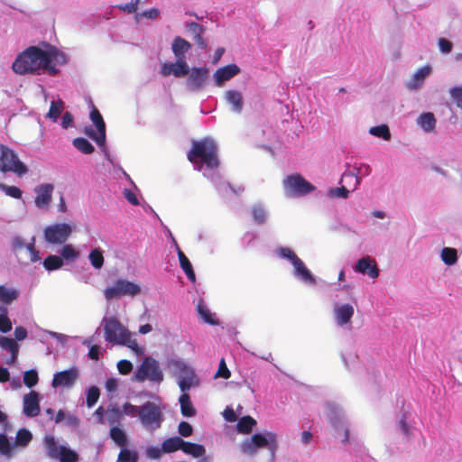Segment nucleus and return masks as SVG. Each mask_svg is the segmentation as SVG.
<instances>
[{"mask_svg": "<svg viewBox=\"0 0 462 462\" xmlns=\"http://www.w3.org/2000/svg\"><path fill=\"white\" fill-rule=\"evenodd\" d=\"M329 194L332 197L346 199V198H348L349 190L345 186H341L339 188L331 189L329 190Z\"/></svg>", "mask_w": 462, "mask_h": 462, "instance_id": "obj_61", "label": "nucleus"}, {"mask_svg": "<svg viewBox=\"0 0 462 462\" xmlns=\"http://www.w3.org/2000/svg\"><path fill=\"white\" fill-rule=\"evenodd\" d=\"M251 212L253 219L256 224L262 225L266 221V212L263 207L254 206L252 208Z\"/></svg>", "mask_w": 462, "mask_h": 462, "instance_id": "obj_49", "label": "nucleus"}, {"mask_svg": "<svg viewBox=\"0 0 462 462\" xmlns=\"http://www.w3.org/2000/svg\"><path fill=\"white\" fill-rule=\"evenodd\" d=\"M188 75V88L192 91H198L206 84L208 78V69L206 68H192Z\"/></svg>", "mask_w": 462, "mask_h": 462, "instance_id": "obj_11", "label": "nucleus"}, {"mask_svg": "<svg viewBox=\"0 0 462 462\" xmlns=\"http://www.w3.org/2000/svg\"><path fill=\"white\" fill-rule=\"evenodd\" d=\"M183 439L180 437H171L165 439L162 444V450L164 453H172L181 450Z\"/></svg>", "mask_w": 462, "mask_h": 462, "instance_id": "obj_28", "label": "nucleus"}, {"mask_svg": "<svg viewBox=\"0 0 462 462\" xmlns=\"http://www.w3.org/2000/svg\"><path fill=\"white\" fill-rule=\"evenodd\" d=\"M63 109L64 102L62 100L59 99L57 101H52L51 103L47 117L51 119L53 122H56Z\"/></svg>", "mask_w": 462, "mask_h": 462, "instance_id": "obj_39", "label": "nucleus"}, {"mask_svg": "<svg viewBox=\"0 0 462 462\" xmlns=\"http://www.w3.org/2000/svg\"><path fill=\"white\" fill-rule=\"evenodd\" d=\"M38 373L34 369L28 370L23 374V383L28 388H32L38 383Z\"/></svg>", "mask_w": 462, "mask_h": 462, "instance_id": "obj_48", "label": "nucleus"}, {"mask_svg": "<svg viewBox=\"0 0 462 462\" xmlns=\"http://www.w3.org/2000/svg\"><path fill=\"white\" fill-rule=\"evenodd\" d=\"M226 98L229 104L233 106V110L240 113L243 109V97L237 90H228L226 93Z\"/></svg>", "mask_w": 462, "mask_h": 462, "instance_id": "obj_26", "label": "nucleus"}, {"mask_svg": "<svg viewBox=\"0 0 462 462\" xmlns=\"http://www.w3.org/2000/svg\"><path fill=\"white\" fill-rule=\"evenodd\" d=\"M369 133L374 136L381 137L385 141L391 139V133L389 127L386 125L371 127Z\"/></svg>", "mask_w": 462, "mask_h": 462, "instance_id": "obj_43", "label": "nucleus"}, {"mask_svg": "<svg viewBox=\"0 0 462 462\" xmlns=\"http://www.w3.org/2000/svg\"><path fill=\"white\" fill-rule=\"evenodd\" d=\"M355 271L363 274H367L373 279L379 276V269L374 260L369 256L362 257L356 264Z\"/></svg>", "mask_w": 462, "mask_h": 462, "instance_id": "obj_15", "label": "nucleus"}, {"mask_svg": "<svg viewBox=\"0 0 462 462\" xmlns=\"http://www.w3.org/2000/svg\"><path fill=\"white\" fill-rule=\"evenodd\" d=\"M354 315V308L350 304H343L335 309V318L338 325L343 326L350 322Z\"/></svg>", "mask_w": 462, "mask_h": 462, "instance_id": "obj_20", "label": "nucleus"}, {"mask_svg": "<svg viewBox=\"0 0 462 462\" xmlns=\"http://www.w3.org/2000/svg\"><path fill=\"white\" fill-rule=\"evenodd\" d=\"M53 190L54 186L51 183L37 186L34 189L36 193L35 205L41 208H47L51 203Z\"/></svg>", "mask_w": 462, "mask_h": 462, "instance_id": "obj_14", "label": "nucleus"}, {"mask_svg": "<svg viewBox=\"0 0 462 462\" xmlns=\"http://www.w3.org/2000/svg\"><path fill=\"white\" fill-rule=\"evenodd\" d=\"M141 292V288L138 284L119 279L113 286L106 287L104 291L105 298L107 300L120 298L122 296L129 295L135 296Z\"/></svg>", "mask_w": 462, "mask_h": 462, "instance_id": "obj_9", "label": "nucleus"}, {"mask_svg": "<svg viewBox=\"0 0 462 462\" xmlns=\"http://www.w3.org/2000/svg\"><path fill=\"white\" fill-rule=\"evenodd\" d=\"M181 450L186 454L191 455L193 457H201L206 453V449L202 445L185 440L182 442Z\"/></svg>", "mask_w": 462, "mask_h": 462, "instance_id": "obj_27", "label": "nucleus"}, {"mask_svg": "<svg viewBox=\"0 0 462 462\" xmlns=\"http://www.w3.org/2000/svg\"><path fill=\"white\" fill-rule=\"evenodd\" d=\"M100 395L99 389L97 386H91L87 393V405L92 407L98 401Z\"/></svg>", "mask_w": 462, "mask_h": 462, "instance_id": "obj_50", "label": "nucleus"}, {"mask_svg": "<svg viewBox=\"0 0 462 462\" xmlns=\"http://www.w3.org/2000/svg\"><path fill=\"white\" fill-rule=\"evenodd\" d=\"M178 432L181 437H189L193 433V428L189 422L180 421L178 426Z\"/></svg>", "mask_w": 462, "mask_h": 462, "instance_id": "obj_58", "label": "nucleus"}, {"mask_svg": "<svg viewBox=\"0 0 462 462\" xmlns=\"http://www.w3.org/2000/svg\"><path fill=\"white\" fill-rule=\"evenodd\" d=\"M177 253H178V257H179L180 265L181 269L187 275L188 279L190 282H195L196 275H195V273L193 271V268H192V265H191L189 260L185 255V254L180 250V247L177 248Z\"/></svg>", "mask_w": 462, "mask_h": 462, "instance_id": "obj_24", "label": "nucleus"}, {"mask_svg": "<svg viewBox=\"0 0 462 462\" xmlns=\"http://www.w3.org/2000/svg\"><path fill=\"white\" fill-rule=\"evenodd\" d=\"M160 14V11L158 8L152 7L148 10L143 11V13L136 14L135 19L138 22L140 17H144L147 19H156Z\"/></svg>", "mask_w": 462, "mask_h": 462, "instance_id": "obj_57", "label": "nucleus"}, {"mask_svg": "<svg viewBox=\"0 0 462 462\" xmlns=\"http://www.w3.org/2000/svg\"><path fill=\"white\" fill-rule=\"evenodd\" d=\"M371 167L368 164H361L359 167L354 166L353 171L344 172L341 181H346L347 179L354 180V189L360 183V178L368 176L371 173Z\"/></svg>", "mask_w": 462, "mask_h": 462, "instance_id": "obj_18", "label": "nucleus"}, {"mask_svg": "<svg viewBox=\"0 0 462 462\" xmlns=\"http://www.w3.org/2000/svg\"><path fill=\"white\" fill-rule=\"evenodd\" d=\"M441 259L448 265H453L457 261V253L455 248L444 247L441 251Z\"/></svg>", "mask_w": 462, "mask_h": 462, "instance_id": "obj_42", "label": "nucleus"}, {"mask_svg": "<svg viewBox=\"0 0 462 462\" xmlns=\"http://www.w3.org/2000/svg\"><path fill=\"white\" fill-rule=\"evenodd\" d=\"M231 376V373L226 366V361L222 358L218 365V369L215 374V377H220L224 379H228Z\"/></svg>", "mask_w": 462, "mask_h": 462, "instance_id": "obj_53", "label": "nucleus"}, {"mask_svg": "<svg viewBox=\"0 0 462 462\" xmlns=\"http://www.w3.org/2000/svg\"><path fill=\"white\" fill-rule=\"evenodd\" d=\"M278 253L281 257L290 260L292 264L299 259L296 254L288 247H281Z\"/></svg>", "mask_w": 462, "mask_h": 462, "instance_id": "obj_56", "label": "nucleus"}, {"mask_svg": "<svg viewBox=\"0 0 462 462\" xmlns=\"http://www.w3.org/2000/svg\"><path fill=\"white\" fill-rule=\"evenodd\" d=\"M197 310L199 315L203 319L206 323L216 325L217 324V320L215 318V315L212 314L209 309L207 307L205 302L200 300L198 303Z\"/></svg>", "mask_w": 462, "mask_h": 462, "instance_id": "obj_31", "label": "nucleus"}, {"mask_svg": "<svg viewBox=\"0 0 462 462\" xmlns=\"http://www.w3.org/2000/svg\"><path fill=\"white\" fill-rule=\"evenodd\" d=\"M438 44L440 51L443 53H449L453 47L452 42L445 38H439L438 40Z\"/></svg>", "mask_w": 462, "mask_h": 462, "instance_id": "obj_64", "label": "nucleus"}, {"mask_svg": "<svg viewBox=\"0 0 462 462\" xmlns=\"http://www.w3.org/2000/svg\"><path fill=\"white\" fill-rule=\"evenodd\" d=\"M23 413L27 417H36L40 413L39 394L32 391L23 397Z\"/></svg>", "mask_w": 462, "mask_h": 462, "instance_id": "obj_16", "label": "nucleus"}, {"mask_svg": "<svg viewBox=\"0 0 462 462\" xmlns=\"http://www.w3.org/2000/svg\"><path fill=\"white\" fill-rule=\"evenodd\" d=\"M13 446L10 443L6 435L0 433V454L6 456L7 457H12Z\"/></svg>", "mask_w": 462, "mask_h": 462, "instance_id": "obj_46", "label": "nucleus"}, {"mask_svg": "<svg viewBox=\"0 0 462 462\" xmlns=\"http://www.w3.org/2000/svg\"><path fill=\"white\" fill-rule=\"evenodd\" d=\"M282 184L284 192L288 197H300L315 190V186L299 173L287 176Z\"/></svg>", "mask_w": 462, "mask_h": 462, "instance_id": "obj_5", "label": "nucleus"}, {"mask_svg": "<svg viewBox=\"0 0 462 462\" xmlns=\"http://www.w3.org/2000/svg\"><path fill=\"white\" fill-rule=\"evenodd\" d=\"M141 0H132L130 3L118 5L117 7L127 14H134L138 9V5Z\"/></svg>", "mask_w": 462, "mask_h": 462, "instance_id": "obj_55", "label": "nucleus"}, {"mask_svg": "<svg viewBox=\"0 0 462 462\" xmlns=\"http://www.w3.org/2000/svg\"><path fill=\"white\" fill-rule=\"evenodd\" d=\"M190 48L191 44L180 36H177L173 39L171 50L176 60H186L185 54L189 51Z\"/></svg>", "mask_w": 462, "mask_h": 462, "instance_id": "obj_19", "label": "nucleus"}, {"mask_svg": "<svg viewBox=\"0 0 462 462\" xmlns=\"http://www.w3.org/2000/svg\"><path fill=\"white\" fill-rule=\"evenodd\" d=\"M60 254L61 258L73 260L79 256V252L71 245H65L61 248Z\"/></svg>", "mask_w": 462, "mask_h": 462, "instance_id": "obj_51", "label": "nucleus"}, {"mask_svg": "<svg viewBox=\"0 0 462 462\" xmlns=\"http://www.w3.org/2000/svg\"><path fill=\"white\" fill-rule=\"evenodd\" d=\"M89 117L92 123L96 125L97 132L100 133L99 138L101 140L106 139V124L102 115L95 106H92V110L90 111Z\"/></svg>", "mask_w": 462, "mask_h": 462, "instance_id": "obj_22", "label": "nucleus"}, {"mask_svg": "<svg viewBox=\"0 0 462 462\" xmlns=\"http://www.w3.org/2000/svg\"><path fill=\"white\" fill-rule=\"evenodd\" d=\"M417 124L424 132L431 133L435 131L437 121L433 113L425 112L417 118Z\"/></svg>", "mask_w": 462, "mask_h": 462, "instance_id": "obj_21", "label": "nucleus"}, {"mask_svg": "<svg viewBox=\"0 0 462 462\" xmlns=\"http://www.w3.org/2000/svg\"><path fill=\"white\" fill-rule=\"evenodd\" d=\"M73 227L68 223H56L44 228V238L48 244L62 245L70 236Z\"/></svg>", "mask_w": 462, "mask_h": 462, "instance_id": "obj_10", "label": "nucleus"}, {"mask_svg": "<svg viewBox=\"0 0 462 462\" xmlns=\"http://www.w3.org/2000/svg\"><path fill=\"white\" fill-rule=\"evenodd\" d=\"M63 265V261L60 256L58 255H49L43 261V267L47 271H55Z\"/></svg>", "mask_w": 462, "mask_h": 462, "instance_id": "obj_38", "label": "nucleus"}, {"mask_svg": "<svg viewBox=\"0 0 462 462\" xmlns=\"http://www.w3.org/2000/svg\"><path fill=\"white\" fill-rule=\"evenodd\" d=\"M106 415L108 423L112 425L119 423L123 418L121 410L116 406L109 407L106 411Z\"/></svg>", "mask_w": 462, "mask_h": 462, "instance_id": "obj_45", "label": "nucleus"}, {"mask_svg": "<svg viewBox=\"0 0 462 462\" xmlns=\"http://www.w3.org/2000/svg\"><path fill=\"white\" fill-rule=\"evenodd\" d=\"M450 95L458 107H462V87H456L450 90Z\"/></svg>", "mask_w": 462, "mask_h": 462, "instance_id": "obj_62", "label": "nucleus"}, {"mask_svg": "<svg viewBox=\"0 0 462 462\" xmlns=\"http://www.w3.org/2000/svg\"><path fill=\"white\" fill-rule=\"evenodd\" d=\"M189 68L186 60H178L175 62H165L161 67V74L163 77L173 75L176 78H182L189 74Z\"/></svg>", "mask_w": 462, "mask_h": 462, "instance_id": "obj_12", "label": "nucleus"}, {"mask_svg": "<svg viewBox=\"0 0 462 462\" xmlns=\"http://www.w3.org/2000/svg\"><path fill=\"white\" fill-rule=\"evenodd\" d=\"M77 150L84 154H91L94 152V146L87 139L83 137L75 138L72 142Z\"/></svg>", "mask_w": 462, "mask_h": 462, "instance_id": "obj_35", "label": "nucleus"}, {"mask_svg": "<svg viewBox=\"0 0 462 462\" xmlns=\"http://www.w3.org/2000/svg\"><path fill=\"white\" fill-rule=\"evenodd\" d=\"M295 268V273L305 282L314 284L316 282L315 278L311 274L310 271L305 266L304 263L299 258L293 264Z\"/></svg>", "mask_w": 462, "mask_h": 462, "instance_id": "obj_23", "label": "nucleus"}, {"mask_svg": "<svg viewBox=\"0 0 462 462\" xmlns=\"http://www.w3.org/2000/svg\"><path fill=\"white\" fill-rule=\"evenodd\" d=\"M138 418L142 425L152 431L161 428L163 421L161 408L152 402H146L138 407Z\"/></svg>", "mask_w": 462, "mask_h": 462, "instance_id": "obj_4", "label": "nucleus"}, {"mask_svg": "<svg viewBox=\"0 0 462 462\" xmlns=\"http://www.w3.org/2000/svg\"><path fill=\"white\" fill-rule=\"evenodd\" d=\"M277 447V436L275 433L267 431L265 434L255 433L250 439L245 441L242 449L245 454L253 455L257 448H270L274 449Z\"/></svg>", "mask_w": 462, "mask_h": 462, "instance_id": "obj_7", "label": "nucleus"}, {"mask_svg": "<svg viewBox=\"0 0 462 462\" xmlns=\"http://www.w3.org/2000/svg\"><path fill=\"white\" fill-rule=\"evenodd\" d=\"M122 413L124 412L125 415L129 416H138V407L132 404L131 402H125L122 406Z\"/></svg>", "mask_w": 462, "mask_h": 462, "instance_id": "obj_63", "label": "nucleus"}, {"mask_svg": "<svg viewBox=\"0 0 462 462\" xmlns=\"http://www.w3.org/2000/svg\"><path fill=\"white\" fill-rule=\"evenodd\" d=\"M79 375L78 370L72 367L69 370L58 372L54 374L51 385L52 387L63 386L71 387Z\"/></svg>", "mask_w": 462, "mask_h": 462, "instance_id": "obj_13", "label": "nucleus"}, {"mask_svg": "<svg viewBox=\"0 0 462 462\" xmlns=\"http://www.w3.org/2000/svg\"><path fill=\"white\" fill-rule=\"evenodd\" d=\"M32 439V434L27 429H20L15 435L14 446L24 448L29 445Z\"/></svg>", "mask_w": 462, "mask_h": 462, "instance_id": "obj_32", "label": "nucleus"}, {"mask_svg": "<svg viewBox=\"0 0 462 462\" xmlns=\"http://www.w3.org/2000/svg\"><path fill=\"white\" fill-rule=\"evenodd\" d=\"M135 378L139 382L149 380L161 383L163 380V374L155 359L145 357L135 373Z\"/></svg>", "mask_w": 462, "mask_h": 462, "instance_id": "obj_8", "label": "nucleus"}, {"mask_svg": "<svg viewBox=\"0 0 462 462\" xmlns=\"http://www.w3.org/2000/svg\"><path fill=\"white\" fill-rule=\"evenodd\" d=\"M88 259L95 269H100L104 265L103 252L100 248L91 250Z\"/></svg>", "mask_w": 462, "mask_h": 462, "instance_id": "obj_41", "label": "nucleus"}, {"mask_svg": "<svg viewBox=\"0 0 462 462\" xmlns=\"http://www.w3.org/2000/svg\"><path fill=\"white\" fill-rule=\"evenodd\" d=\"M110 438L119 447H125L127 443V437L123 430L118 427L110 429Z\"/></svg>", "mask_w": 462, "mask_h": 462, "instance_id": "obj_37", "label": "nucleus"}, {"mask_svg": "<svg viewBox=\"0 0 462 462\" xmlns=\"http://www.w3.org/2000/svg\"><path fill=\"white\" fill-rule=\"evenodd\" d=\"M0 166L3 172L12 171L22 176L28 171L27 167L17 157L16 153L5 145H0Z\"/></svg>", "mask_w": 462, "mask_h": 462, "instance_id": "obj_6", "label": "nucleus"}, {"mask_svg": "<svg viewBox=\"0 0 462 462\" xmlns=\"http://www.w3.org/2000/svg\"><path fill=\"white\" fill-rule=\"evenodd\" d=\"M0 346L11 353L12 361L14 362L19 353V345L16 343L15 339L0 337Z\"/></svg>", "mask_w": 462, "mask_h": 462, "instance_id": "obj_30", "label": "nucleus"}, {"mask_svg": "<svg viewBox=\"0 0 462 462\" xmlns=\"http://www.w3.org/2000/svg\"><path fill=\"white\" fill-rule=\"evenodd\" d=\"M60 462H78L79 456L73 450L61 447L60 449L59 457Z\"/></svg>", "mask_w": 462, "mask_h": 462, "instance_id": "obj_44", "label": "nucleus"}, {"mask_svg": "<svg viewBox=\"0 0 462 462\" xmlns=\"http://www.w3.org/2000/svg\"><path fill=\"white\" fill-rule=\"evenodd\" d=\"M52 59L51 52L31 46L16 58L13 63V69L17 74L24 75L44 69L50 75L54 76L58 73V69L51 64Z\"/></svg>", "mask_w": 462, "mask_h": 462, "instance_id": "obj_1", "label": "nucleus"}, {"mask_svg": "<svg viewBox=\"0 0 462 462\" xmlns=\"http://www.w3.org/2000/svg\"><path fill=\"white\" fill-rule=\"evenodd\" d=\"M254 425H256V420L254 418L244 416L238 420L236 428L240 433L249 434Z\"/></svg>", "mask_w": 462, "mask_h": 462, "instance_id": "obj_34", "label": "nucleus"}, {"mask_svg": "<svg viewBox=\"0 0 462 462\" xmlns=\"http://www.w3.org/2000/svg\"><path fill=\"white\" fill-rule=\"evenodd\" d=\"M187 159L199 171L201 170L203 165L209 170L217 169L219 159L217 143L209 137L192 141L191 148L187 153Z\"/></svg>", "mask_w": 462, "mask_h": 462, "instance_id": "obj_2", "label": "nucleus"}, {"mask_svg": "<svg viewBox=\"0 0 462 462\" xmlns=\"http://www.w3.org/2000/svg\"><path fill=\"white\" fill-rule=\"evenodd\" d=\"M183 373L184 374L180 376L178 383L180 391L183 393H187L186 392L189 391L194 383L196 374L192 370L187 369L186 367L183 369Z\"/></svg>", "mask_w": 462, "mask_h": 462, "instance_id": "obj_25", "label": "nucleus"}, {"mask_svg": "<svg viewBox=\"0 0 462 462\" xmlns=\"http://www.w3.org/2000/svg\"><path fill=\"white\" fill-rule=\"evenodd\" d=\"M18 296L19 291L16 289H8L4 285H0V301L10 303L16 300Z\"/></svg>", "mask_w": 462, "mask_h": 462, "instance_id": "obj_36", "label": "nucleus"}, {"mask_svg": "<svg viewBox=\"0 0 462 462\" xmlns=\"http://www.w3.org/2000/svg\"><path fill=\"white\" fill-rule=\"evenodd\" d=\"M84 133L89 137L91 138L93 141L96 142V143L98 145V146H104L105 145V143H106V139H100L99 136H100V133H98L97 131L95 132L94 129L88 125V126H86L85 129H84Z\"/></svg>", "mask_w": 462, "mask_h": 462, "instance_id": "obj_52", "label": "nucleus"}, {"mask_svg": "<svg viewBox=\"0 0 462 462\" xmlns=\"http://www.w3.org/2000/svg\"><path fill=\"white\" fill-rule=\"evenodd\" d=\"M105 339L113 345H123L133 350L138 349L135 339H132L129 330L115 317L106 318L102 321Z\"/></svg>", "mask_w": 462, "mask_h": 462, "instance_id": "obj_3", "label": "nucleus"}, {"mask_svg": "<svg viewBox=\"0 0 462 462\" xmlns=\"http://www.w3.org/2000/svg\"><path fill=\"white\" fill-rule=\"evenodd\" d=\"M117 368L121 374H128L133 370V365L130 361L123 359L117 363Z\"/></svg>", "mask_w": 462, "mask_h": 462, "instance_id": "obj_59", "label": "nucleus"}, {"mask_svg": "<svg viewBox=\"0 0 462 462\" xmlns=\"http://www.w3.org/2000/svg\"><path fill=\"white\" fill-rule=\"evenodd\" d=\"M180 404V412L184 417H192L196 414L189 395L188 393H182L179 399Z\"/></svg>", "mask_w": 462, "mask_h": 462, "instance_id": "obj_29", "label": "nucleus"}, {"mask_svg": "<svg viewBox=\"0 0 462 462\" xmlns=\"http://www.w3.org/2000/svg\"><path fill=\"white\" fill-rule=\"evenodd\" d=\"M12 329V322L7 315L0 314V331L3 333H7Z\"/></svg>", "mask_w": 462, "mask_h": 462, "instance_id": "obj_60", "label": "nucleus"}, {"mask_svg": "<svg viewBox=\"0 0 462 462\" xmlns=\"http://www.w3.org/2000/svg\"><path fill=\"white\" fill-rule=\"evenodd\" d=\"M138 455L134 451L123 448L118 454L117 462H137Z\"/></svg>", "mask_w": 462, "mask_h": 462, "instance_id": "obj_47", "label": "nucleus"}, {"mask_svg": "<svg viewBox=\"0 0 462 462\" xmlns=\"http://www.w3.org/2000/svg\"><path fill=\"white\" fill-rule=\"evenodd\" d=\"M0 189H3L7 196H10L14 199L22 198V190L15 186H6L5 184H2L0 186Z\"/></svg>", "mask_w": 462, "mask_h": 462, "instance_id": "obj_54", "label": "nucleus"}, {"mask_svg": "<svg viewBox=\"0 0 462 462\" xmlns=\"http://www.w3.org/2000/svg\"><path fill=\"white\" fill-rule=\"evenodd\" d=\"M430 71L431 68L428 65L419 69L413 76V81L411 83V88H415L420 85L425 78L430 74Z\"/></svg>", "mask_w": 462, "mask_h": 462, "instance_id": "obj_40", "label": "nucleus"}, {"mask_svg": "<svg viewBox=\"0 0 462 462\" xmlns=\"http://www.w3.org/2000/svg\"><path fill=\"white\" fill-rule=\"evenodd\" d=\"M240 72V69L236 64L226 65L219 68L214 74L215 81L217 86H221L225 81L229 80Z\"/></svg>", "mask_w": 462, "mask_h": 462, "instance_id": "obj_17", "label": "nucleus"}, {"mask_svg": "<svg viewBox=\"0 0 462 462\" xmlns=\"http://www.w3.org/2000/svg\"><path fill=\"white\" fill-rule=\"evenodd\" d=\"M44 446L47 456L50 458L57 459L59 457L60 448L58 447L53 437H46L44 439Z\"/></svg>", "mask_w": 462, "mask_h": 462, "instance_id": "obj_33", "label": "nucleus"}]
</instances>
